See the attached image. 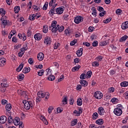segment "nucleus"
I'll return each mask as SVG.
<instances>
[{"label": "nucleus", "instance_id": "obj_1", "mask_svg": "<svg viewBox=\"0 0 128 128\" xmlns=\"http://www.w3.org/2000/svg\"><path fill=\"white\" fill-rule=\"evenodd\" d=\"M122 105L119 104L117 106V108L114 110V112L116 116H120L122 114Z\"/></svg>", "mask_w": 128, "mask_h": 128}, {"label": "nucleus", "instance_id": "obj_2", "mask_svg": "<svg viewBox=\"0 0 128 128\" xmlns=\"http://www.w3.org/2000/svg\"><path fill=\"white\" fill-rule=\"evenodd\" d=\"M23 104H24V108H26L27 110H28L30 108H32L34 106V102L32 101L23 100Z\"/></svg>", "mask_w": 128, "mask_h": 128}, {"label": "nucleus", "instance_id": "obj_3", "mask_svg": "<svg viewBox=\"0 0 128 128\" xmlns=\"http://www.w3.org/2000/svg\"><path fill=\"white\" fill-rule=\"evenodd\" d=\"M84 22V16H78L74 18V22L76 24H80V22Z\"/></svg>", "mask_w": 128, "mask_h": 128}, {"label": "nucleus", "instance_id": "obj_4", "mask_svg": "<svg viewBox=\"0 0 128 128\" xmlns=\"http://www.w3.org/2000/svg\"><path fill=\"white\" fill-rule=\"evenodd\" d=\"M103 96L104 94L100 91H96L94 94V97L96 98V100H102Z\"/></svg>", "mask_w": 128, "mask_h": 128}, {"label": "nucleus", "instance_id": "obj_5", "mask_svg": "<svg viewBox=\"0 0 128 128\" xmlns=\"http://www.w3.org/2000/svg\"><path fill=\"white\" fill-rule=\"evenodd\" d=\"M28 50V46H24V48H21L20 50V52L18 53V56L19 58H22L24 54V52H26V50Z\"/></svg>", "mask_w": 128, "mask_h": 128}, {"label": "nucleus", "instance_id": "obj_6", "mask_svg": "<svg viewBox=\"0 0 128 128\" xmlns=\"http://www.w3.org/2000/svg\"><path fill=\"white\" fill-rule=\"evenodd\" d=\"M18 36L20 40H22L23 42L26 40V34L24 33H22V34L20 33L18 34Z\"/></svg>", "mask_w": 128, "mask_h": 128}, {"label": "nucleus", "instance_id": "obj_7", "mask_svg": "<svg viewBox=\"0 0 128 128\" xmlns=\"http://www.w3.org/2000/svg\"><path fill=\"white\" fill-rule=\"evenodd\" d=\"M37 58L39 62H42L44 58V54L42 52H39L37 55Z\"/></svg>", "mask_w": 128, "mask_h": 128}, {"label": "nucleus", "instance_id": "obj_8", "mask_svg": "<svg viewBox=\"0 0 128 128\" xmlns=\"http://www.w3.org/2000/svg\"><path fill=\"white\" fill-rule=\"evenodd\" d=\"M36 40H40L42 38V35L40 33H36L34 36Z\"/></svg>", "mask_w": 128, "mask_h": 128}, {"label": "nucleus", "instance_id": "obj_9", "mask_svg": "<svg viewBox=\"0 0 128 128\" xmlns=\"http://www.w3.org/2000/svg\"><path fill=\"white\" fill-rule=\"evenodd\" d=\"M8 120V118H6V116H2L0 117V124H6V120Z\"/></svg>", "mask_w": 128, "mask_h": 128}, {"label": "nucleus", "instance_id": "obj_10", "mask_svg": "<svg viewBox=\"0 0 128 128\" xmlns=\"http://www.w3.org/2000/svg\"><path fill=\"white\" fill-rule=\"evenodd\" d=\"M98 112L100 116H104V112H106L104 111V107H99L98 108Z\"/></svg>", "mask_w": 128, "mask_h": 128}, {"label": "nucleus", "instance_id": "obj_11", "mask_svg": "<svg viewBox=\"0 0 128 128\" xmlns=\"http://www.w3.org/2000/svg\"><path fill=\"white\" fill-rule=\"evenodd\" d=\"M52 42V38L49 36H46L44 40V44H50V43Z\"/></svg>", "mask_w": 128, "mask_h": 128}, {"label": "nucleus", "instance_id": "obj_12", "mask_svg": "<svg viewBox=\"0 0 128 128\" xmlns=\"http://www.w3.org/2000/svg\"><path fill=\"white\" fill-rule=\"evenodd\" d=\"M64 7H60L56 9L57 14H62L64 12Z\"/></svg>", "mask_w": 128, "mask_h": 128}, {"label": "nucleus", "instance_id": "obj_13", "mask_svg": "<svg viewBox=\"0 0 128 128\" xmlns=\"http://www.w3.org/2000/svg\"><path fill=\"white\" fill-rule=\"evenodd\" d=\"M14 126H18L20 124V119L18 117H16L14 120Z\"/></svg>", "mask_w": 128, "mask_h": 128}, {"label": "nucleus", "instance_id": "obj_14", "mask_svg": "<svg viewBox=\"0 0 128 128\" xmlns=\"http://www.w3.org/2000/svg\"><path fill=\"white\" fill-rule=\"evenodd\" d=\"M83 50L84 48H81L76 51V54L78 58H80V56H82Z\"/></svg>", "mask_w": 128, "mask_h": 128}, {"label": "nucleus", "instance_id": "obj_15", "mask_svg": "<svg viewBox=\"0 0 128 128\" xmlns=\"http://www.w3.org/2000/svg\"><path fill=\"white\" fill-rule=\"evenodd\" d=\"M6 62V59L5 58H0V66H4Z\"/></svg>", "mask_w": 128, "mask_h": 128}, {"label": "nucleus", "instance_id": "obj_16", "mask_svg": "<svg viewBox=\"0 0 128 128\" xmlns=\"http://www.w3.org/2000/svg\"><path fill=\"white\" fill-rule=\"evenodd\" d=\"M42 121L43 122L44 124L48 126V122L44 116H42L40 118Z\"/></svg>", "mask_w": 128, "mask_h": 128}, {"label": "nucleus", "instance_id": "obj_17", "mask_svg": "<svg viewBox=\"0 0 128 128\" xmlns=\"http://www.w3.org/2000/svg\"><path fill=\"white\" fill-rule=\"evenodd\" d=\"M80 82L82 86L86 87L88 86V82H86V80H82L80 81Z\"/></svg>", "mask_w": 128, "mask_h": 128}, {"label": "nucleus", "instance_id": "obj_18", "mask_svg": "<svg viewBox=\"0 0 128 128\" xmlns=\"http://www.w3.org/2000/svg\"><path fill=\"white\" fill-rule=\"evenodd\" d=\"M49 14L52 16H54V14H57L56 9L54 8H54H52L49 12Z\"/></svg>", "mask_w": 128, "mask_h": 128}, {"label": "nucleus", "instance_id": "obj_19", "mask_svg": "<svg viewBox=\"0 0 128 128\" xmlns=\"http://www.w3.org/2000/svg\"><path fill=\"white\" fill-rule=\"evenodd\" d=\"M121 26L122 30H126V28H128V21L123 22Z\"/></svg>", "mask_w": 128, "mask_h": 128}, {"label": "nucleus", "instance_id": "obj_20", "mask_svg": "<svg viewBox=\"0 0 128 128\" xmlns=\"http://www.w3.org/2000/svg\"><path fill=\"white\" fill-rule=\"evenodd\" d=\"M64 34L66 36H70L72 34V30L70 28H66L64 30Z\"/></svg>", "mask_w": 128, "mask_h": 128}, {"label": "nucleus", "instance_id": "obj_21", "mask_svg": "<svg viewBox=\"0 0 128 128\" xmlns=\"http://www.w3.org/2000/svg\"><path fill=\"white\" fill-rule=\"evenodd\" d=\"M59 28V25L57 24L53 27H52V32H56Z\"/></svg>", "mask_w": 128, "mask_h": 128}, {"label": "nucleus", "instance_id": "obj_22", "mask_svg": "<svg viewBox=\"0 0 128 128\" xmlns=\"http://www.w3.org/2000/svg\"><path fill=\"white\" fill-rule=\"evenodd\" d=\"M24 68V62H22L16 69V72H20Z\"/></svg>", "mask_w": 128, "mask_h": 128}, {"label": "nucleus", "instance_id": "obj_23", "mask_svg": "<svg viewBox=\"0 0 128 128\" xmlns=\"http://www.w3.org/2000/svg\"><path fill=\"white\" fill-rule=\"evenodd\" d=\"M76 104L77 106H82V98H78Z\"/></svg>", "mask_w": 128, "mask_h": 128}, {"label": "nucleus", "instance_id": "obj_24", "mask_svg": "<svg viewBox=\"0 0 128 128\" xmlns=\"http://www.w3.org/2000/svg\"><path fill=\"white\" fill-rule=\"evenodd\" d=\"M96 124H98L99 126H102V124H104V120L100 118L96 120Z\"/></svg>", "mask_w": 128, "mask_h": 128}, {"label": "nucleus", "instance_id": "obj_25", "mask_svg": "<svg viewBox=\"0 0 128 128\" xmlns=\"http://www.w3.org/2000/svg\"><path fill=\"white\" fill-rule=\"evenodd\" d=\"M48 25H44L43 26V30L42 32H44V34L48 33Z\"/></svg>", "mask_w": 128, "mask_h": 128}, {"label": "nucleus", "instance_id": "obj_26", "mask_svg": "<svg viewBox=\"0 0 128 128\" xmlns=\"http://www.w3.org/2000/svg\"><path fill=\"white\" fill-rule=\"evenodd\" d=\"M37 94L38 96H39V98H44V92H42V91L38 92Z\"/></svg>", "mask_w": 128, "mask_h": 128}, {"label": "nucleus", "instance_id": "obj_27", "mask_svg": "<svg viewBox=\"0 0 128 128\" xmlns=\"http://www.w3.org/2000/svg\"><path fill=\"white\" fill-rule=\"evenodd\" d=\"M80 68V66L78 65V66L73 67L72 68V72H78V70Z\"/></svg>", "mask_w": 128, "mask_h": 128}, {"label": "nucleus", "instance_id": "obj_28", "mask_svg": "<svg viewBox=\"0 0 128 128\" xmlns=\"http://www.w3.org/2000/svg\"><path fill=\"white\" fill-rule=\"evenodd\" d=\"M30 72V68L28 67L24 68L22 70L24 74H28V72Z\"/></svg>", "mask_w": 128, "mask_h": 128}, {"label": "nucleus", "instance_id": "obj_29", "mask_svg": "<svg viewBox=\"0 0 128 128\" xmlns=\"http://www.w3.org/2000/svg\"><path fill=\"white\" fill-rule=\"evenodd\" d=\"M6 10H4V8H0V14H1V16H6Z\"/></svg>", "mask_w": 128, "mask_h": 128}, {"label": "nucleus", "instance_id": "obj_30", "mask_svg": "<svg viewBox=\"0 0 128 128\" xmlns=\"http://www.w3.org/2000/svg\"><path fill=\"white\" fill-rule=\"evenodd\" d=\"M18 80H20V82L22 80H24V74H20L18 76Z\"/></svg>", "mask_w": 128, "mask_h": 128}, {"label": "nucleus", "instance_id": "obj_31", "mask_svg": "<svg viewBox=\"0 0 128 128\" xmlns=\"http://www.w3.org/2000/svg\"><path fill=\"white\" fill-rule=\"evenodd\" d=\"M128 39V36L124 35L122 38H121L120 40V42H126V40Z\"/></svg>", "mask_w": 128, "mask_h": 128}, {"label": "nucleus", "instance_id": "obj_32", "mask_svg": "<svg viewBox=\"0 0 128 128\" xmlns=\"http://www.w3.org/2000/svg\"><path fill=\"white\" fill-rule=\"evenodd\" d=\"M36 14H33L30 15L29 20H36Z\"/></svg>", "mask_w": 128, "mask_h": 128}, {"label": "nucleus", "instance_id": "obj_33", "mask_svg": "<svg viewBox=\"0 0 128 128\" xmlns=\"http://www.w3.org/2000/svg\"><path fill=\"white\" fill-rule=\"evenodd\" d=\"M6 110L8 112H10L12 110V104H7L6 106Z\"/></svg>", "mask_w": 128, "mask_h": 128}, {"label": "nucleus", "instance_id": "obj_34", "mask_svg": "<svg viewBox=\"0 0 128 128\" xmlns=\"http://www.w3.org/2000/svg\"><path fill=\"white\" fill-rule=\"evenodd\" d=\"M96 60L98 62H102V60H104V56H98L96 58Z\"/></svg>", "mask_w": 128, "mask_h": 128}, {"label": "nucleus", "instance_id": "obj_35", "mask_svg": "<svg viewBox=\"0 0 128 128\" xmlns=\"http://www.w3.org/2000/svg\"><path fill=\"white\" fill-rule=\"evenodd\" d=\"M98 118V112H94L92 115V120H96Z\"/></svg>", "mask_w": 128, "mask_h": 128}, {"label": "nucleus", "instance_id": "obj_36", "mask_svg": "<svg viewBox=\"0 0 128 128\" xmlns=\"http://www.w3.org/2000/svg\"><path fill=\"white\" fill-rule=\"evenodd\" d=\"M92 66H94V68H96L100 66V64L98 62L94 61L92 63Z\"/></svg>", "mask_w": 128, "mask_h": 128}, {"label": "nucleus", "instance_id": "obj_37", "mask_svg": "<svg viewBox=\"0 0 128 128\" xmlns=\"http://www.w3.org/2000/svg\"><path fill=\"white\" fill-rule=\"evenodd\" d=\"M20 10V6H17L14 7V12L15 14H18V12Z\"/></svg>", "mask_w": 128, "mask_h": 128}, {"label": "nucleus", "instance_id": "obj_38", "mask_svg": "<svg viewBox=\"0 0 128 128\" xmlns=\"http://www.w3.org/2000/svg\"><path fill=\"white\" fill-rule=\"evenodd\" d=\"M76 124H78V120L74 119L71 122V126H76Z\"/></svg>", "mask_w": 128, "mask_h": 128}, {"label": "nucleus", "instance_id": "obj_39", "mask_svg": "<svg viewBox=\"0 0 128 128\" xmlns=\"http://www.w3.org/2000/svg\"><path fill=\"white\" fill-rule=\"evenodd\" d=\"M111 102H112V104H118V99L116 98H114L111 99Z\"/></svg>", "mask_w": 128, "mask_h": 128}, {"label": "nucleus", "instance_id": "obj_40", "mask_svg": "<svg viewBox=\"0 0 128 128\" xmlns=\"http://www.w3.org/2000/svg\"><path fill=\"white\" fill-rule=\"evenodd\" d=\"M120 86H123V88H126V86H128V82H123L120 83Z\"/></svg>", "mask_w": 128, "mask_h": 128}, {"label": "nucleus", "instance_id": "obj_41", "mask_svg": "<svg viewBox=\"0 0 128 128\" xmlns=\"http://www.w3.org/2000/svg\"><path fill=\"white\" fill-rule=\"evenodd\" d=\"M48 2H46L43 6L42 10H48Z\"/></svg>", "mask_w": 128, "mask_h": 128}, {"label": "nucleus", "instance_id": "obj_42", "mask_svg": "<svg viewBox=\"0 0 128 128\" xmlns=\"http://www.w3.org/2000/svg\"><path fill=\"white\" fill-rule=\"evenodd\" d=\"M46 76H52V70L50 68L46 69Z\"/></svg>", "mask_w": 128, "mask_h": 128}, {"label": "nucleus", "instance_id": "obj_43", "mask_svg": "<svg viewBox=\"0 0 128 128\" xmlns=\"http://www.w3.org/2000/svg\"><path fill=\"white\" fill-rule=\"evenodd\" d=\"M116 14H118V16H120L122 14V10L120 9H117L116 11Z\"/></svg>", "mask_w": 128, "mask_h": 128}, {"label": "nucleus", "instance_id": "obj_44", "mask_svg": "<svg viewBox=\"0 0 128 128\" xmlns=\"http://www.w3.org/2000/svg\"><path fill=\"white\" fill-rule=\"evenodd\" d=\"M53 110H54V106H49L48 110V113L50 114H52V112Z\"/></svg>", "mask_w": 128, "mask_h": 128}, {"label": "nucleus", "instance_id": "obj_45", "mask_svg": "<svg viewBox=\"0 0 128 128\" xmlns=\"http://www.w3.org/2000/svg\"><path fill=\"white\" fill-rule=\"evenodd\" d=\"M18 92L20 96H24L26 94V92L22 90H18Z\"/></svg>", "mask_w": 128, "mask_h": 128}, {"label": "nucleus", "instance_id": "obj_46", "mask_svg": "<svg viewBox=\"0 0 128 128\" xmlns=\"http://www.w3.org/2000/svg\"><path fill=\"white\" fill-rule=\"evenodd\" d=\"M64 27L63 26H60L59 25V28H58V32H64Z\"/></svg>", "mask_w": 128, "mask_h": 128}, {"label": "nucleus", "instance_id": "obj_47", "mask_svg": "<svg viewBox=\"0 0 128 128\" xmlns=\"http://www.w3.org/2000/svg\"><path fill=\"white\" fill-rule=\"evenodd\" d=\"M92 71H90V70L88 71L86 74V78H90V76H92Z\"/></svg>", "mask_w": 128, "mask_h": 128}, {"label": "nucleus", "instance_id": "obj_48", "mask_svg": "<svg viewBox=\"0 0 128 128\" xmlns=\"http://www.w3.org/2000/svg\"><path fill=\"white\" fill-rule=\"evenodd\" d=\"M55 78H56V77L52 75L49 76V77H48V80H51L52 82V80H54Z\"/></svg>", "mask_w": 128, "mask_h": 128}, {"label": "nucleus", "instance_id": "obj_49", "mask_svg": "<svg viewBox=\"0 0 128 128\" xmlns=\"http://www.w3.org/2000/svg\"><path fill=\"white\" fill-rule=\"evenodd\" d=\"M60 46V43L56 42L54 46V50H58V46Z\"/></svg>", "mask_w": 128, "mask_h": 128}, {"label": "nucleus", "instance_id": "obj_50", "mask_svg": "<svg viewBox=\"0 0 128 128\" xmlns=\"http://www.w3.org/2000/svg\"><path fill=\"white\" fill-rule=\"evenodd\" d=\"M106 44H108L106 41H102L100 43V45L101 46H106Z\"/></svg>", "mask_w": 128, "mask_h": 128}, {"label": "nucleus", "instance_id": "obj_51", "mask_svg": "<svg viewBox=\"0 0 128 128\" xmlns=\"http://www.w3.org/2000/svg\"><path fill=\"white\" fill-rule=\"evenodd\" d=\"M110 20H112V18H109L104 20V24H108V22H110Z\"/></svg>", "mask_w": 128, "mask_h": 128}, {"label": "nucleus", "instance_id": "obj_52", "mask_svg": "<svg viewBox=\"0 0 128 128\" xmlns=\"http://www.w3.org/2000/svg\"><path fill=\"white\" fill-rule=\"evenodd\" d=\"M44 70H40V71L38 72V76H42L44 74Z\"/></svg>", "mask_w": 128, "mask_h": 128}, {"label": "nucleus", "instance_id": "obj_53", "mask_svg": "<svg viewBox=\"0 0 128 128\" xmlns=\"http://www.w3.org/2000/svg\"><path fill=\"white\" fill-rule=\"evenodd\" d=\"M1 86H2V88H6L8 87V82L1 83Z\"/></svg>", "mask_w": 128, "mask_h": 128}, {"label": "nucleus", "instance_id": "obj_54", "mask_svg": "<svg viewBox=\"0 0 128 128\" xmlns=\"http://www.w3.org/2000/svg\"><path fill=\"white\" fill-rule=\"evenodd\" d=\"M8 124H12L14 119H12V116H8Z\"/></svg>", "mask_w": 128, "mask_h": 128}, {"label": "nucleus", "instance_id": "obj_55", "mask_svg": "<svg viewBox=\"0 0 128 128\" xmlns=\"http://www.w3.org/2000/svg\"><path fill=\"white\" fill-rule=\"evenodd\" d=\"M56 4V0H50L49 3L50 6H52Z\"/></svg>", "mask_w": 128, "mask_h": 128}, {"label": "nucleus", "instance_id": "obj_56", "mask_svg": "<svg viewBox=\"0 0 128 128\" xmlns=\"http://www.w3.org/2000/svg\"><path fill=\"white\" fill-rule=\"evenodd\" d=\"M78 42V40H73L70 43V46H74Z\"/></svg>", "mask_w": 128, "mask_h": 128}, {"label": "nucleus", "instance_id": "obj_57", "mask_svg": "<svg viewBox=\"0 0 128 128\" xmlns=\"http://www.w3.org/2000/svg\"><path fill=\"white\" fill-rule=\"evenodd\" d=\"M44 97L46 100H48V98H50V93H48V92H44Z\"/></svg>", "mask_w": 128, "mask_h": 128}, {"label": "nucleus", "instance_id": "obj_58", "mask_svg": "<svg viewBox=\"0 0 128 128\" xmlns=\"http://www.w3.org/2000/svg\"><path fill=\"white\" fill-rule=\"evenodd\" d=\"M94 30V26H90L88 28V32H92Z\"/></svg>", "mask_w": 128, "mask_h": 128}, {"label": "nucleus", "instance_id": "obj_59", "mask_svg": "<svg viewBox=\"0 0 128 128\" xmlns=\"http://www.w3.org/2000/svg\"><path fill=\"white\" fill-rule=\"evenodd\" d=\"M57 114H60V112H62L63 110V109L62 108L60 107H58L57 108Z\"/></svg>", "mask_w": 128, "mask_h": 128}, {"label": "nucleus", "instance_id": "obj_60", "mask_svg": "<svg viewBox=\"0 0 128 128\" xmlns=\"http://www.w3.org/2000/svg\"><path fill=\"white\" fill-rule=\"evenodd\" d=\"M98 41L96 40L94 41L92 44V46H94V47L98 46Z\"/></svg>", "mask_w": 128, "mask_h": 128}, {"label": "nucleus", "instance_id": "obj_61", "mask_svg": "<svg viewBox=\"0 0 128 128\" xmlns=\"http://www.w3.org/2000/svg\"><path fill=\"white\" fill-rule=\"evenodd\" d=\"M69 104L72 106L74 104V100L72 98H70L69 100Z\"/></svg>", "mask_w": 128, "mask_h": 128}, {"label": "nucleus", "instance_id": "obj_62", "mask_svg": "<svg viewBox=\"0 0 128 128\" xmlns=\"http://www.w3.org/2000/svg\"><path fill=\"white\" fill-rule=\"evenodd\" d=\"M124 96L125 100H128V91H126L124 94Z\"/></svg>", "mask_w": 128, "mask_h": 128}, {"label": "nucleus", "instance_id": "obj_63", "mask_svg": "<svg viewBox=\"0 0 128 128\" xmlns=\"http://www.w3.org/2000/svg\"><path fill=\"white\" fill-rule=\"evenodd\" d=\"M92 15L94 16H96V8H93V12H92Z\"/></svg>", "mask_w": 128, "mask_h": 128}, {"label": "nucleus", "instance_id": "obj_64", "mask_svg": "<svg viewBox=\"0 0 128 128\" xmlns=\"http://www.w3.org/2000/svg\"><path fill=\"white\" fill-rule=\"evenodd\" d=\"M1 102H2V104L4 105L6 104H8V100H4V99H2L1 100Z\"/></svg>", "mask_w": 128, "mask_h": 128}]
</instances>
